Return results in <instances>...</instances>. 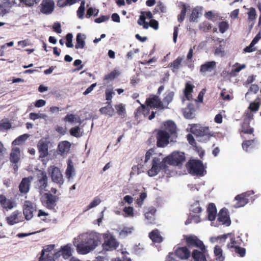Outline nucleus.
I'll list each match as a JSON object with an SVG mask.
<instances>
[{
	"label": "nucleus",
	"mask_w": 261,
	"mask_h": 261,
	"mask_svg": "<svg viewBox=\"0 0 261 261\" xmlns=\"http://www.w3.org/2000/svg\"><path fill=\"white\" fill-rule=\"evenodd\" d=\"M260 106L259 101H254L250 103L249 106V109L252 112H256L258 110Z\"/></svg>",
	"instance_id": "56"
},
{
	"label": "nucleus",
	"mask_w": 261,
	"mask_h": 261,
	"mask_svg": "<svg viewBox=\"0 0 261 261\" xmlns=\"http://www.w3.org/2000/svg\"><path fill=\"white\" fill-rule=\"evenodd\" d=\"M37 180L35 182V186L39 192L41 193L47 190L46 188L48 186V177L45 171L39 170L37 175Z\"/></svg>",
	"instance_id": "8"
},
{
	"label": "nucleus",
	"mask_w": 261,
	"mask_h": 261,
	"mask_svg": "<svg viewBox=\"0 0 261 261\" xmlns=\"http://www.w3.org/2000/svg\"><path fill=\"white\" fill-rule=\"evenodd\" d=\"M51 252L45 253L44 256H42V253L39 258L38 261H52L54 260V256L52 255Z\"/></svg>",
	"instance_id": "47"
},
{
	"label": "nucleus",
	"mask_w": 261,
	"mask_h": 261,
	"mask_svg": "<svg viewBox=\"0 0 261 261\" xmlns=\"http://www.w3.org/2000/svg\"><path fill=\"white\" fill-rule=\"evenodd\" d=\"M11 127V124L9 121L3 122L2 121L0 122V129H9Z\"/></svg>",
	"instance_id": "63"
},
{
	"label": "nucleus",
	"mask_w": 261,
	"mask_h": 261,
	"mask_svg": "<svg viewBox=\"0 0 261 261\" xmlns=\"http://www.w3.org/2000/svg\"><path fill=\"white\" fill-rule=\"evenodd\" d=\"M194 86L190 81L187 82L185 85V88L184 90V95L186 99L190 100L192 99V93L193 91Z\"/></svg>",
	"instance_id": "28"
},
{
	"label": "nucleus",
	"mask_w": 261,
	"mask_h": 261,
	"mask_svg": "<svg viewBox=\"0 0 261 261\" xmlns=\"http://www.w3.org/2000/svg\"><path fill=\"white\" fill-rule=\"evenodd\" d=\"M246 65L245 64L240 65L239 63H236L233 66V68L232 69L231 72H239L241 70L244 69Z\"/></svg>",
	"instance_id": "51"
},
{
	"label": "nucleus",
	"mask_w": 261,
	"mask_h": 261,
	"mask_svg": "<svg viewBox=\"0 0 261 261\" xmlns=\"http://www.w3.org/2000/svg\"><path fill=\"white\" fill-rule=\"evenodd\" d=\"M20 151L18 147H14L12 149L10 154V161L13 164H16L20 160Z\"/></svg>",
	"instance_id": "24"
},
{
	"label": "nucleus",
	"mask_w": 261,
	"mask_h": 261,
	"mask_svg": "<svg viewBox=\"0 0 261 261\" xmlns=\"http://www.w3.org/2000/svg\"><path fill=\"white\" fill-rule=\"evenodd\" d=\"M193 133L197 136L204 137L206 140H208L214 136V133L210 130L208 127L196 126L193 128Z\"/></svg>",
	"instance_id": "11"
},
{
	"label": "nucleus",
	"mask_w": 261,
	"mask_h": 261,
	"mask_svg": "<svg viewBox=\"0 0 261 261\" xmlns=\"http://www.w3.org/2000/svg\"><path fill=\"white\" fill-rule=\"evenodd\" d=\"M72 34L71 33H68L66 36V45L67 47L71 48L73 46L72 42Z\"/></svg>",
	"instance_id": "59"
},
{
	"label": "nucleus",
	"mask_w": 261,
	"mask_h": 261,
	"mask_svg": "<svg viewBox=\"0 0 261 261\" xmlns=\"http://www.w3.org/2000/svg\"><path fill=\"white\" fill-rule=\"evenodd\" d=\"M27 135H26V134L20 136L19 137H18L17 138H16L15 140H14L13 141L12 144L15 145H18L19 144L20 142H22V141H25V139H27Z\"/></svg>",
	"instance_id": "62"
},
{
	"label": "nucleus",
	"mask_w": 261,
	"mask_h": 261,
	"mask_svg": "<svg viewBox=\"0 0 261 261\" xmlns=\"http://www.w3.org/2000/svg\"><path fill=\"white\" fill-rule=\"evenodd\" d=\"M154 14L156 13H165L166 12V7L163 4L159 2L153 11Z\"/></svg>",
	"instance_id": "44"
},
{
	"label": "nucleus",
	"mask_w": 261,
	"mask_h": 261,
	"mask_svg": "<svg viewBox=\"0 0 261 261\" xmlns=\"http://www.w3.org/2000/svg\"><path fill=\"white\" fill-rule=\"evenodd\" d=\"M55 247V245L53 244L46 245L45 247H44L43 249L41 251L42 256H44L45 253L51 252V251L54 250Z\"/></svg>",
	"instance_id": "57"
},
{
	"label": "nucleus",
	"mask_w": 261,
	"mask_h": 261,
	"mask_svg": "<svg viewBox=\"0 0 261 261\" xmlns=\"http://www.w3.org/2000/svg\"><path fill=\"white\" fill-rule=\"evenodd\" d=\"M48 141L40 140L38 144L37 148L40 158H44L48 155Z\"/></svg>",
	"instance_id": "20"
},
{
	"label": "nucleus",
	"mask_w": 261,
	"mask_h": 261,
	"mask_svg": "<svg viewBox=\"0 0 261 261\" xmlns=\"http://www.w3.org/2000/svg\"><path fill=\"white\" fill-rule=\"evenodd\" d=\"M242 129V132L244 134H251L253 132V128L250 127L249 123H244Z\"/></svg>",
	"instance_id": "49"
},
{
	"label": "nucleus",
	"mask_w": 261,
	"mask_h": 261,
	"mask_svg": "<svg viewBox=\"0 0 261 261\" xmlns=\"http://www.w3.org/2000/svg\"><path fill=\"white\" fill-rule=\"evenodd\" d=\"M35 211H36V207L34 203L29 200L25 201L23 207V213L27 220H30L33 218V213Z\"/></svg>",
	"instance_id": "15"
},
{
	"label": "nucleus",
	"mask_w": 261,
	"mask_h": 261,
	"mask_svg": "<svg viewBox=\"0 0 261 261\" xmlns=\"http://www.w3.org/2000/svg\"><path fill=\"white\" fill-rule=\"evenodd\" d=\"M185 161V154L183 152L174 151L165 157V161L167 165L177 166Z\"/></svg>",
	"instance_id": "7"
},
{
	"label": "nucleus",
	"mask_w": 261,
	"mask_h": 261,
	"mask_svg": "<svg viewBox=\"0 0 261 261\" xmlns=\"http://www.w3.org/2000/svg\"><path fill=\"white\" fill-rule=\"evenodd\" d=\"M150 239L154 243H160L163 241V238L161 236L158 229H154L149 233Z\"/></svg>",
	"instance_id": "33"
},
{
	"label": "nucleus",
	"mask_w": 261,
	"mask_h": 261,
	"mask_svg": "<svg viewBox=\"0 0 261 261\" xmlns=\"http://www.w3.org/2000/svg\"><path fill=\"white\" fill-rule=\"evenodd\" d=\"M175 252H170L166 256L165 261H178L175 258Z\"/></svg>",
	"instance_id": "64"
},
{
	"label": "nucleus",
	"mask_w": 261,
	"mask_h": 261,
	"mask_svg": "<svg viewBox=\"0 0 261 261\" xmlns=\"http://www.w3.org/2000/svg\"><path fill=\"white\" fill-rule=\"evenodd\" d=\"M156 209L154 207H150L148 211L145 214L146 219L148 221V224H153L155 223V214Z\"/></svg>",
	"instance_id": "27"
},
{
	"label": "nucleus",
	"mask_w": 261,
	"mask_h": 261,
	"mask_svg": "<svg viewBox=\"0 0 261 261\" xmlns=\"http://www.w3.org/2000/svg\"><path fill=\"white\" fill-rule=\"evenodd\" d=\"M205 16L213 21H216L218 19V16L217 14H214L212 11H208L205 13Z\"/></svg>",
	"instance_id": "54"
},
{
	"label": "nucleus",
	"mask_w": 261,
	"mask_h": 261,
	"mask_svg": "<svg viewBox=\"0 0 261 261\" xmlns=\"http://www.w3.org/2000/svg\"><path fill=\"white\" fill-rule=\"evenodd\" d=\"M40 6V12L44 14H51L55 9V3L53 0H43Z\"/></svg>",
	"instance_id": "19"
},
{
	"label": "nucleus",
	"mask_w": 261,
	"mask_h": 261,
	"mask_svg": "<svg viewBox=\"0 0 261 261\" xmlns=\"http://www.w3.org/2000/svg\"><path fill=\"white\" fill-rule=\"evenodd\" d=\"M75 174V169L73 163L71 160L69 159L67 161V167L65 172L66 177L69 180Z\"/></svg>",
	"instance_id": "34"
},
{
	"label": "nucleus",
	"mask_w": 261,
	"mask_h": 261,
	"mask_svg": "<svg viewBox=\"0 0 261 261\" xmlns=\"http://www.w3.org/2000/svg\"><path fill=\"white\" fill-rule=\"evenodd\" d=\"M199 10L197 8H194L192 10V12L190 16V21H195L199 17Z\"/></svg>",
	"instance_id": "53"
},
{
	"label": "nucleus",
	"mask_w": 261,
	"mask_h": 261,
	"mask_svg": "<svg viewBox=\"0 0 261 261\" xmlns=\"http://www.w3.org/2000/svg\"><path fill=\"white\" fill-rule=\"evenodd\" d=\"M60 251L64 259H67L69 258L72 256L71 244H67L61 246Z\"/></svg>",
	"instance_id": "26"
},
{
	"label": "nucleus",
	"mask_w": 261,
	"mask_h": 261,
	"mask_svg": "<svg viewBox=\"0 0 261 261\" xmlns=\"http://www.w3.org/2000/svg\"><path fill=\"white\" fill-rule=\"evenodd\" d=\"M150 109L146 105L141 103L140 106L134 112L135 117L138 119L141 115L147 117L150 113Z\"/></svg>",
	"instance_id": "22"
},
{
	"label": "nucleus",
	"mask_w": 261,
	"mask_h": 261,
	"mask_svg": "<svg viewBox=\"0 0 261 261\" xmlns=\"http://www.w3.org/2000/svg\"><path fill=\"white\" fill-rule=\"evenodd\" d=\"M254 192L253 191H248L237 195L235 197V200L237 201V202L234 207L236 208L243 207L250 201H253L255 198V196H252Z\"/></svg>",
	"instance_id": "5"
},
{
	"label": "nucleus",
	"mask_w": 261,
	"mask_h": 261,
	"mask_svg": "<svg viewBox=\"0 0 261 261\" xmlns=\"http://www.w3.org/2000/svg\"><path fill=\"white\" fill-rule=\"evenodd\" d=\"M248 23L249 24V29L250 31L254 24V20L256 18V11L253 8H251L248 12Z\"/></svg>",
	"instance_id": "31"
},
{
	"label": "nucleus",
	"mask_w": 261,
	"mask_h": 261,
	"mask_svg": "<svg viewBox=\"0 0 261 261\" xmlns=\"http://www.w3.org/2000/svg\"><path fill=\"white\" fill-rule=\"evenodd\" d=\"M243 243L242 239L239 237H233L230 239V241L227 244V247L230 251H232L236 248L241 246Z\"/></svg>",
	"instance_id": "25"
},
{
	"label": "nucleus",
	"mask_w": 261,
	"mask_h": 261,
	"mask_svg": "<svg viewBox=\"0 0 261 261\" xmlns=\"http://www.w3.org/2000/svg\"><path fill=\"white\" fill-rule=\"evenodd\" d=\"M177 137L176 126L172 121H167L165 124V129L159 130L156 133V146L165 147L171 142H176Z\"/></svg>",
	"instance_id": "1"
},
{
	"label": "nucleus",
	"mask_w": 261,
	"mask_h": 261,
	"mask_svg": "<svg viewBox=\"0 0 261 261\" xmlns=\"http://www.w3.org/2000/svg\"><path fill=\"white\" fill-rule=\"evenodd\" d=\"M189 172L193 175L203 176L204 171L203 165L199 160H190L188 163Z\"/></svg>",
	"instance_id": "6"
},
{
	"label": "nucleus",
	"mask_w": 261,
	"mask_h": 261,
	"mask_svg": "<svg viewBox=\"0 0 261 261\" xmlns=\"http://www.w3.org/2000/svg\"><path fill=\"white\" fill-rule=\"evenodd\" d=\"M207 212L208 213V219L211 221L215 220L216 217L217 209L214 203H211L208 204Z\"/></svg>",
	"instance_id": "29"
},
{
	"label": "nucleus",
	"mask_w": 261,
	"mask_h": 261,
	"mask_svg": "<svg viewBox=\"0 0 261 261\" xmlns=\"http://www.w3.org/2000/svg\"><path fill=\"white\" fill-rule=\"evenodd\" d=\"M166 161L165 158L161 160L159 157H153L151 161V168L148 170L147 173L150 177L156 175L161 170H166L167 168Z\"/></svg>",
	"instance_id": "3"
},
{
	"label": "nucleus",
	"mask_w": 261,
	"mask_h": 261,
	"mask_svg": "<svg viewBox=\"0 0 261 261\" xmlns=\"http://www.w3.org/2000/svg\"><path fill=\"white\" fill-rule=\"evenodd\" d=\"M106 103L108 104V105L101 108L99 109V111L102 114L107 115L112 117L115 114V110L111 105V101H107Z\"/></svg>",
	"instance_id": "30"
},
{
	"label": "nucleus",
	"mask_w": 261,
	"mask_h": 261,
	"mask_svg": "<svg viewBox=\"0 0 261 261\" xmlns=\"http://www.w3.org/2000/svg\"><path fill=\"white\" fill-rule=\"evenodd\" d=\"M197 249H194L191 252V256L194 261H207L206 256L207 255V250L205 245H204V249L203 248L200 247Z\"/></svg>",
	"instance_id": "16"
},
{
	"label": "nucleus",
	"mask_w": 261,
	"mask_h": 261,
	"mask_svg": "<svg viewBox=\"0 0 261 261\" xmlns=\"http://www.w3.org/2000/svg\"><path fill=\"white\" fill-rule=\"evenodd\" d=\"M78 1L79 0H58L57 5L58 7L62 8L73 5Z\"/></svg>",
	"instance_id": "40"
},
{
	"label": "nucleus",
	"mask_w": 261,
	"mask_h": 261,
	"mask_svg": "<svg viewBox=\"0 0 261 261\" xmlns=\"http://www.w3.org/2000/svg\"><path fill=\"white\" fill-rule=\"evenodd\" d=\"M98 13V10L90 7L88 9L86 14L87 18H90L92 15L96 16Z\"/></svg>",
	"instance_id": "55"
},
{
	"label": "nucleus",
	"mask_w": 261,
	"mask_h": 261,
	"mask_svg": "<svg viewBox=\"0 0 261 261\" xmlns=\"http://www.w3.org/2000/svg\"><path fill=\"white\" fill-rule=\"evenodd\" d=\"M71 147V144L67 141L60 142L58 146V149L61 154L69 152Z\"/></svg>",
	"instance_id": "35"
},
{
	"label": "nucleus",
	"mask_w": 261,
	"mask_h": 261,
	"mask_svg": "<svg viewBox=\"0 0 261 261\" xmlns=\"http://www.w3.org/2000/svg\"><path fill=\"white\" fill-rule=\"evenodd\" d=\"M33 179L34 177L32 176H29L22 179L18 187L19 191L20 193L26 194L29 192L31 182Z\"/></svg>",
	"instance_id": "17"
},
{
	"label": "nucleus",
	"mask_w": 261,
	"mask_h": 261,
	"mask_svg": "<svg viewBox=\"0 0 261 261\" xmlns=\"http://www.w3.org/2000/svg\"><path fill=\"white\" fill-rule=\"evenodd\" d=\"M115 107L117 114L121 116H123L124 117L126 114V111L123 104L120 103L119 105H116Z\"/></svg>",
	"instance_id": "48"
},
{
	"label": "nucleus",
	"mask_w": 261,
	"mask_h": 261,
	"mask_svg": "<svg viewBox=\"0 0 261 261\" xmlns=\"http://www.w3.org/2000/svg\"><path fill=\"white\" fill-rule=\"evenodd\" d=\"M253 140H249L243 141L242 143V147L243 149L245 150L246 151H247L249 147L251 146L253 144Z\"/></svg>",
	"instance_id": "61"
},
{
	"label": "nucleus",
	"mask_w": 261,
	"mask_h": 261,
	"mask_svg": "<svg viewBox=\"0 0 261 261\" xmlns=\"http://www.w3.org/2000/svg\"><path fill=\"white\" fill-rule=\"evenodd\" d=\"M183 58L181 57H177L172 63H171L169 65V67H170L172 69V71L173 72H176L180 67L181 66V62Z\"/></svg>",
	"instance_id": "37"
},
{
	"label": "nucleus",
	"mask_w": 261,
	"mask_h": 261,
	"mask_svg": "<svg viewBox=\"0 0 261 261\" xmlns=\"http://www.w3.org/2000/svg\"><path fill=\"white\" fill-rule=\"evenodd\" d=\"M200 29L204 32H208L212 28L211 24L208 21H204L200 24Z\"/></svg>",
	"instance_id": "58"
},
{
	"label": "nucleus",
	"mask_w": 261,
	"mask_h": 261,
	"mask_svg": "<svg viewBox=\"0 0 261 261\" xmlns=\"http://www.w3.org/2000/svg\"><path fill=\"white\" fill-rule=\"evenodd\" d=\"M20 213L18 211L13 212L9 217L6 218L7 222L10 225H13L19 222L18 215Z\"/></svg>",
	"instance_id": "32"
},
{
	"label": "nucleus",
	"mask_w": 261,
	"mask_h": 261,
	"mask_svg": "<svg viewBox=\"0 0 261 261\" xmlns=\"http://www.w3.org/2000/svg\"><path fill=\"white\" fill-rule=\"evenodd\" d=\"M214 253L217 261H223L224 257L222 254V250L219 246H216L214 249Z\"/></svg>",
	"instance_id": "41"
},
{
	"label": "nucleus",
	"mask_w": 261,
	"mask_h": 261,
	"mask_svg": "<svg viewBox=\"0 0 261 261\" xmlns=\"http://www.w3.org/2000/svg\"><path fill=\"white\" fill-rule=\"evenodd\" d=\"M145 105L150 109L156 108L159 110L167 109V106L163 105L159 96L154 94L150 95L149 97L146 98Z\"/></svg>",
	"instance_id": "10"
},
{
	"label": "nucleus",
	"mask_w": 261,
	"mask_h": 261,
	"mask_svg": "<svg viewBox=\"0 0 261 261\" xmlns=\"http://www.w3.org/2000/svg\"><path fill=\"white\" fill-rule=\"evenodd\" d=\"M101 202V200L99 198L97 197L94 198L93 200L90 203V204L88 206V209H90L93 207H94L98 205Z\"/></svg>",
	"instance_id": "60"
},
{
	"label": "nucleus",
	"mask_w": 261,
	"mask_h": 261,
	"mask_svg": "<svg viewBox=\"0 0 261 261\" xmlns=\"http://www.w3.org/2000/svg\"><path fill=\"white\" fill-rule=\"evenodd\" d=\"M82 237L76 246L77 252L81 254H86L93 250L100 242V237L96 233L87 234Z\"/></svg>",
	"instance_id": "2"
},
{
	"label": "nucleus",
	"mask_w": 261,
	"mask_h": 261,
	"mask_svg": "<svg viewBox=\"0 0 261 261\" xmlns=\"http://www.w3.org/2000/svg\"><path fill=\"white\" fill-rule=\"evenodd\" d=\"M59 200L58 196L48 192L43 194L41 201L43 205L47 209L56 211Z\"/></svg>",
	"instance_id": "4"
},
{
	"label": "nucleus",
	"mask_w": 261,
	"mask_h": 261,
	"mask_svg": "<svg viewBox=\"0 0 261 261\" xmlns=\"http://www.w3.org/2000/svg\"><path fill=\"white\" fill-rule=\"evenodd\" d=\"M182 6V7L181 12L177 17L178 21L180 23H181L185 19L187 12V8L186 5L183 4Z\"/></svg>",
	"instance_id": "43"
},
{
	"label": "nucleus",
	"mask_w": 261,
	"mask_h": 261,
	"mask_svg": "<svg viewBox=\"0 0 261 261\" xmlns=\"http://www.w3.org/2000/svg\"><path fill=\"white\" fill-rule=\"evenodd\" d=\"M174 95V93L172 91H169L165 94V96L162 101L165 106H167V109L168 108V105L172 101Z\"/></svg>",
	"instance_id": "38"
},
{
	"label": "nucleus",
	"mask_w": 261,
	"mask_h": 261,
	"mask_svg": "<svg viewBox=\"0 0 261 261\" xmlns=\"http://www.w3.org/2000/svg\"><path fill=\"white\" fill-rule=\"evenodd\" d=\"M0 204L3 208L7 210H11L16 206L14 201L7 198L3 194H0Z\"/></svg>",
	"instance_id": "21"
},
{
	"label": "nucleus",
	"mask_w": 261,
	"mask_h": 261,
	"mask_svg": "<svg viewBox=\"0 0 261 261\" xmlns=\"http://www.w3.org/2000/svg\"><path fill=\"white\" fill-rule=\"evenodd\" d=\"M232 252H234L237 255L241 257H243L246 255V249L240 246L239 247L236 248Z\"/></svg>",
	"instance_id": "46"
},
{
	"label": "nucleus",
	"mask_w": 261,
	"mask_h": 261,
	"mask_svg": "<svg viewBox=\"0 0 261 261\" xmlns=\"http://www.w3.org/2000/svg\"><path fill=\"white\" fill-rule=\"evenodd\" d=\"M80 133L81 129L79 126L72 127L70 130V135L76 138H79L81 136Z\"/></svg>",
	"instance_id": "50"
},
{
	"label": "nucleus",
	"mask_w": 261,
	"mask_h": 261,
	"mask_svg": "<svg viewBox=\"0 0 261 261\" xmlns=\"http://www.w3.org/2000/svg\"><path fill=\"white\" fill-rule=\"evenodd\" d=\"M119 246V242L114 236L111 235L105 238L104 243L102 244L103 249L106 251H112L117 248Z\"/></svg>",
	"instance_id": "13"
},
{
	"label": "nucleus",
	"mask_w": 261,
	"mask_h": 261,
	"mask_svg": "<svg viewBox=\"0 0 261 261\" xmlns=\"http://www.w3.org/2000/svg\"><path fill=\"white\" fill-rule=\"evenodd\" d=\"M218 28L221 33H224L229 28V24L227 21H222L219 23Z\"/></svg>",
	"instance_id": "42"
},
{
	"label": "nucleus",
	"mask_w": 261,
	"mask_h": 261,
	"mask_svg": "<svg viewBox=\"0 0 261 261\" xmlns=\"http://www.w3.org/2000/svg\"><path fill=\"white\" fill-rule=\"evenodd\" d=\"M47 171L54 182L59 185L60 186L63 184L64 181L63 176L60 169L58 167L55 166H50L48 168Z\"/></svg>",
	"instance_id": "9"
},
{
	"label": "nucleus",
	"mask_w": 261,
	"mask_h": 261,
	"mask_svg": "<svg viewBox=\"0 0 261 261\" xmlns=\"http://www.w3.org/2000/svg\"><path fill=\"white\" fill-rule=\"evenodd\" d=\"M86 36L84 34L78 33L76 37V44L75 47L76 49L83 48L85 45V39Z\"/></svg>",
	"instance_id": "36"
},
{
	"label": "nucleus",
	"mask_w": 261,
	"mask_h": 261,
	"mask_svg": "<svg viewBox=\"0 0 261 261\" xmlns=\"http://www.w3.org/2000/svg\"><path fill=\"white\" fill-rule=\"evenodd\" d=\"M120 72L117 70H114L110 73L106 74L103 77V80L108 82L114 80L120 75Z\"/></svg>",
	"instance_id": "39"
},
{
	"label": "nucleus",
	"mask_w": 261,
	"mask_h": 261,
	"mask_svg": "<svg viewBox=\"0 0 261 261\" xmlns=\"http://www.w3.org/2000/svg\"><path fill=\"white\" fill-rule=\"evenodd\" d=\"M216 68V62L214 61L206 62L200 66V72L201 73H205L206 72H211Z\"/></svg>",
	"instance_id": "23"
},
{
	"label": "nucleus",
	"mask_w": 261,
	"mask_h": 261,
	"mask_svg": "<svg viewBox=\"0 0 261 261\" xmlns=\"http://www.w3.org/2000/svg\"><path fill=\"white\" fill-rule=\"evenodd\" d=\"M85 3L82 2L80 6L79 7L77 11V16L80 19H83L84 17V14L85 12Z\"/></svg>",
	"instance_id": "52"
},
{
	"label": "nucleus",
	"mask_w": 261,
	"mask_h": 261,
	"mask_svg": "<svg viewBox=\"0 0 261 261\" xmlns=\"http://www.w3.org/2000/svg\"><path fill=\"white\" fill-rule=\"evenodd\" d=\"M184 239L186 241L187 247L189 248L193 247L200 248L202 247L204 249V244L202 241L200 240L196 236H184Z\"/></svg>",
	"instance_id": "12"
},
{
	"label": "nucleus",
	"mask_w": 261,
	"mask_h": 261,
	"mask_svg": "<svg viewBox=\"0 0 261 261\" xmlns=\"http://www.w3.org/2000/svg\"><path fill=\"white\" fill-rule=\"evenodd\" d=\"M175 256L181 260H187L191 257V252L187 246L178 247L174 249Z\"/></svg>",
	"instance_id": "18"
},
{
	"label": "nucleus",
	"mask_w": 261,
	"mask_h": 261,
	"mask_svg": "<svg viewBox=\"0 0 261 261\" xmlns=\"http://www.w3.org/2000/svg\"><path fill=\"white\" fill-rule=\"evenodd\" d=\"M194 112V111H192L190 108L186 107L184 110L183 114L186 118L192 119L195 116Z\"/></svg>",
	"instance_id": "45"
},
{
	"label": "nucleus",
	"mask_w": 261,
	"mask_h": 261,
	"mask_svg": "<svg viewBox=\"0 0 261 261\" xmlns=\"http://www.w3.org/2000/svg\"><path fill=\"white\" fill-rule=\"evenodd\" d=\"M217 221L221 225L226 226L230 225L231 222L227 208L224 207L219 211L218 215Z\"/></svg>",
	"instance_id": "14"
}]
</instances>
